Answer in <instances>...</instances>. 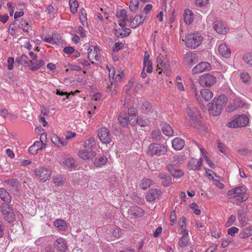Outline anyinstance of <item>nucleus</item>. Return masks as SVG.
Returning <instances> with one entry per match:
<instances>
[{
    "mask_svg": "<svg viewBox=\"0 0 252 252\" xmlns=\"http://www.w3.org/2000/svg\"><path fill=\"white\" fill-rule=\"evenodd\" d=\"M161 191L158 189H151L146 194V198L148 201L152 202L158 198L161 195Z\"/></svg>",
    "mask_w": 252,
    "mask_h": 252,
    "instance_id": "ddd939ff",
    "label": "nucleus"
},
{
    "mask_svg": "<svg viewBox=\"0 0 252 252\" xmlns=\"http://www.w3.org/2000/svg\"><path fill=\"white\" fill-rule=\"evenodd\" d=\"M183 40L188 48L195 49L201 44L203 37L199 33H190L187 35Z\"/></svg>",
    "mask_w": 252,
    "mask_h": 252,
    "instance_id": "7ed1b4c3",
    "label": "nucleus"
},
{
    "mask_svg": "<svg viewBox=\"0 0 252 252\" xmlns=\"http://www.w3.org/2000/svg\"><path fill=\"white\" fill-rule=\"evenodd\" d=\"M50 175L51 174H35L36 176L38 177V178L43 183L50 179Z\"/></svg>",
    "mask_w": 252,
    "mask_h": 252,
    "instance_id": "6e6d98bb",
    "label": "nucleus"
},
{
    "mask_svg": "<svg viewBox=\"0 0 252 252\" xmlns=\"http://www.w3.org/2000/svg\"><path fill=\"white\" fill-rule=\"evenodd\" d=\"M244 103L239 98H236L234 99L233 102L230 103L227 107L226 109L228 112L233 111L238 108L242 107Z\"/></svg>",
    "mask_w": 252,
    "mask_h": 252,
    "instance_id": "a211bd4d",
    "label": "nucleus"
},
{
    "mask_svg": "<svg viewBox=\"0 0 252 252\" xmlns=\"http://www.w3.org/2000/svg\"><path fill=\"white\" fill-rule=\"evenodd\" d=\"M248 123V118L245 114H243L234 116L233 119L228 123L227 126L229 127L236 128L246 126Z\"/></svg>",
    "mask_w": 252,
    "mask_h": 252,
    "instance_id": "423d86ee",
    "label": "nucleus"
},
{
    "mask_svg": "<svg viewBox=\"0 0 252 252\" xmlns=\"http://www.w3.org/2000/svg\"><path fill=\"white\" fill-rule=\"evenodd\" d=\"M45 172H50V171H49L48 169L46 167L38 166L36 168L35 173H41Z\"/></svg>",
    "mask_w": 252,
    "mask_h": 252,
    "instance_id": "0e129e2a",
    "label": "nucleus"
},
{
    "mask_svg": "<svg viewBox=\"0 0 252 252\" xmlns=\"http://www.w3.org/2000/svg\"><path fill=\"white\" fill-rule=\"evenodd\" d=\"M202 162L203 159L202 158H200L199 160L192 158L189 162L188 168L195 171H198L202 165Z\"/></svg>",
    "mask_w": 252,
    "mask_h": 252,
    "instance_id": "4468645a",
    "label": "nucleus"
},
{
    "mask_svg": "<svg viewBox=\"0 0 252 252\" xmlns=\"http://www.w3.org/2000/svg\"><path fill=\"white\" fill-rule=\"evenodd\" d=\"M54 225L60 230H65L66 229V223L63 220L59 219L55 220Z\"/></svg>",
    "mask_w": 252,
    "mask_h": 252,
    "instance_id": "e433bc0d",
    "label": "nucleus"
},
{
    "mask_svg": "<svg viewBox=\"0 0 252 252\" xmlns=\"http://www.w3.org/2000/svg\"><path fill=\"white\" fill-rule=\"evenodd\" d=\"M215 176H213V174H207V177L208 179L212 180L213 182H218L221 180V177L217 176V174H214Z\"/></svg>",
    "mask_w": 252,
    "mask_h": 252,
    "instance_id": "680f3d73",
    "label": "nucleus"
},
{
    "mask_svg": "<svg viewBox=\"0 0 252 252\" xmlns=\"http://www.w3.org/2000/svg\"><path fill=\"white\" fill-rule=\"evenodd\" d=\"M241 79L244 83L248 84L251 82V77L247 72H242L240 74Z\"/></svg>",
    "mask_w": 252,
    "mask_h": 252,
    "instance_id": "09e8293b",
    "label": "nucleus"
},
{
    "mask_svg": "<svg viewBox=\"0 0 252 252\" xmlns=\"http://www.w3.org/2000/svg\"><path fill=\"white\" fill-rule=\"evenodd\" d=\"M173 148L176 150H180L183 148L185 146V141L180 138H176L172 141Z\"/></svg>",
    "mask_w": 252,
    "mask_h": 252,
    "instance_id": "412c9836",
    "label": "nucleus"
},
{
    "mask_svg": "<svg viewBox=\"0 0 252 252\" xmlns=\"http://www.w3.org/2000/svg\"><path fill=\"white\" fill-rule=\"evenodd\" d=\"M233 199L236 200L237 202H236V203L238 204V203H241L244 201H246L248 199V197L244 195V194L236 195L233 197Z\"/></svg>",
    "mask_w": 252,
    "mask_h": 252,
    "instance_id": "3c124183",
    "label": "nucleus"
},
{
    "mask_svg": "<svg viewBox=\"0 0 252 252\" xmlns=\"http://www.w3.org/2000/svg\"><path fill=\"white\" fill-rule=\"evenodd\" d=\"M137 124L141 127H145L147 126L148 122L146 120L142 118L139 117L138 118Z\"/></svg>",
    "mask_w": 252,
    "mask_h": 252,
    "instance_id": "e2e57ef3",
    "label": "nucleus"
},
{
    "mask_svg": "<svg viewBox=\"0 0 252 252\" xmlns=\"http://www.w3.org/2000/svg\"><path fill=\"white\" fill-rule=\"evenodd\" d=\"M159 178L161 180L164 187H168L171 185L172 180L170 175L167 174H159Z\"/></svg>",
    "mask_w": 252,
    "mask_h": 252,
    "instance_id": "a878e982",
    "label": "nucleus"
},
{
    "mask_svg": "<svg viewBox=\"0 0 252 252\" xmlns=\"http://www.w3.org/2000/svg\"><path fill=\"white\" fill-rule=\"evenodd\" d=\"M79 157L83 159L87 160L94 158L96 154L92 150H82L78 152V154Z\"/></svg>",
    "mask_w": 252,
    "mask_h": 252,
    "instance_id": "2eb2a0df",
    "label": "nucleus"
},
{
    "mask_svg": "<svg viewBox=\"0 0 252 252\" xmlns=\"http://www.w3.org/2000/svg\"><path fill=\"white\" fill-rule=\"evenodd\" d=\"M0 210L2 212V214H3L6 211H7L9 210L11 207L7 204V203H3L0 206Z\"/></svg>",
    "mask_w": 252,
    "mask_h": 252,
    "instance_id": "338daca9",
    "label": "nucleus"
},
{
    "mask_svg": "<svg viewBox=\"0 0 252 252\" xmlns=\"http://www.w3.org/2000/svg\"><path fill=\"white\" fill-rule=\"evenodd\" d=\"M218 50L221 56L228 58L231 56V50L225 44H222L219 46Z\"/></svg>",
    "mask_w": 252,
    "mask_h": 252,
    "instance_id": "aec40b11",
    "label": "nucleus"
},
{
    "mask_svg": "<svg viewBox=\"0 0 252 252\" xmlns=\"http://www.w3.org/2000/svg\"><path fill=\"white\" fill-rule=\"evenodd\" d=\"M157 61L158 65L160 64V68L166 69L167 67V64L169 63V62L164 58L163 56L160 54L157 58Z\"/></svg>",
    "mask_w": 252,
    "mask_h": 252,
    "instance_id": "c756f323",
    "label": "nucleus"
},
{
    "mask_svg": "<svg viewBox=\"0 0 252 252\" xmlns=\"http://www.w3.org/2000/svg\"><path fill=\"white\" fill-rule=\"evenodd\" d=\"M211 69V66L208 62H202L194 67L191 70L193 74H199Z\"/></svg>",
    "mask_w": 252,
    "mask_h": 252,
    "instance_id": "9d476101",
    "label": "nucleus"
},
{
    "mask_svg": "<svg viewBox=\"0 0 252 252\" xmlns=\"http://www.w3.org/2000/svg\"><path fill=\"white\" fill-rule=\"evenodd\" d=\"M200 93L202 97L206 101L210 100L213 96V93L209 89H201Z\"/></svg>",
    "mask_w": 252,
    "mask_h": 252,
    "instance_id": "cd10ccee",
    "label": "nucleus"
},
{
    "mask_svg": "<svg viewBox=\"0 0 252 252\" xmlns=\"http://www.w3.org/2000/svg\"><path fill=\"white\" fill-rule=\"evenodd\" d=\"M140 111L144 114H153L152 117L156 118L158 117V113L157 111L154 112V109L152 105L147 101L144 102L140 104Z\"/></svg>",
    "mask_w": 252,
    "mask_h": 252,
    "instance_id": "1a4fd4ad",
    "label": "nucleus"
},
{
    "mask_svg": "<svg viewBox=\"0 0 252 252\" xmlns=\"http://www.w3.org/2000/svg\"><path fill=\"white\" fill-rule=\"evenodd\" d=\"M216 81L217 79L215 76L206 73L199 77L198 83L202 87H211L215 84Z\"/></svg>",
    "mask_w": 252,
    "mask_h": 252,
    "instance_id": "0eeeda50",
    "label": "nucleus"
},
{
    "mask_svg": "<svg viewBox=\"0 0 252 252\" xmlns=\"http://www.w3.org/2000/svg\"><path fill=\"white\" fill-rule=\"evenodd\" d=\"M5 183L9 187H12L16 188L19 184V182L15 179H11L10 180H7L5 181Z\"/></svg>",
    "mask_w": 252,
    "mask_h": 252,
    "instance_id": "a18cd8bd",
    "label": "nucleus"
},
{
    "mask_svg": "<svg viewBox=\"0 0 252 252\" xmlns=\"http://www.w3.org/2000/svg\"><path fill=\"white\" fill-rule=\"evenodd\" d=\"M98 137L103 144H109L112 141V136L106 127H101L98 130Z\"/></svg>",
    "mask_w": 252,
    "mask_h": 252,
    "instance_id": "6e6552de",
    "label": "nucleus"
},
{
    "mask_svg": "<svg viewBox=\"0 0 252 252\" xmlns=\"http://www.w3.org/2000/svg\"><path fill=\"white\" fill-rule=\"evenodd\" d=\"M244 62L250 67H252V53L245 54L243 56Z\"/></svg>",
    "mask_w": 252,
    "mask_h": 252,
    "instance_id": "58836bf2",
    "label": "nucleus"
},
{
    "mask_svg": "<svg viewBox=\"0 0 252 252\" xmlns=\"http://www.w3.org/2000/svg\"><path fill=\"white\" fill-rule=\"evenodd\" d=\"M0 198L6 203H9L11 200V197L4 188L0 189Z\"/></svg>",
    "mask_w": 252,
    "mask_h": 252,
    "instance_id": "bb28decb",
    "label": "nucleus"
},
{
    "mask_svg": "<svg viewBox=\"0 0 252 252\" xmlns=\"http://www.w3.org/2000/svg\"><path fill=\"white\" fill-rule=\"evenodd\" d=\"M150 55L147 51L145 52L143 63L144 68L146 66H152V63L151 60L149 59Z\"/></svg>",
    "mask_w": 252,
    "mask_h": 252,
    "instance_id": "de8ad7c7",
    "label": "nucleus"
},
{
    "mask_svg": "<svg viewBox=\"0 0 252 252\" xmlns=\"http://www.w3.org/2000/svg\"><path fill=\"white\" fill-rule=\"evenodd\" d=\"M53 44L60 45L62 43L63 40L61 35L58 33L52 34Z\"/></svg>",
    "mask_w": 252,
    "mask_h": 252,
    "instance_id": "c03bdc74",
    "label": "nucleus"
},
{
    "mask_svg": "<svg viewBox=\"0 0 252 252\" xmlns=\"http://www.w3.org/2000/svg\"><path fill=\"white\" fill-rule=\"evenodd\" d=\"M238 231L239 229L237 227L233 226L228 229L227 233L228 235L233 236L235 235V233L238 232Z\"/></svg>",
    "mask_w": 252,
    "mask_h": 252,
    "instance_id": "bf43d9fd",
    "label": "nucleus"
},
{
    "mask_svg": "<svg viewBox=\"0 0 252 252\" xmlns=\"http://www.w3.org/2000/svg\"><path fill=\"white\" fill-rule=\"evenodd\" d=\"M195 4L199 7H203L206 6L209 4V0H195Z\"/></svg>",
    "mask_w": 252,
    "mask_h": 252,
    "instance_id": "4d7b16f0",
    "label": "nucleus"
},
{
    "mask_svg": "<svg viewBox=\"0 0 252 252\" xmlns=\"http://www.w3.org/2000/svg\"><path fill=\"white\" fill-rule=\"evenodd\" d=\"M214 30L219 34H226L228 31V28L226 27L221 22L216 21L213 23Z\"/></svg>",
    "mask_w": 252,
    "mask_h": 252,
    "instance_id": "f8f14e48",
    "label": "nucleus"
},
{
    "mask_svg": "<svg viewBox=\"0 0 252 252\" xmlns=\"http://www.w3.org/2000/svg\"><path fill=\"white\" fill-rule=\"evenodd\" d=\"M129 8L132 12H135L139 8V1L138 0H131Z\"/></svg>",
    "mask_w": 252,
    "mask_h": 252,
    "instance_id": "79ce46f5",
    "label": "nucleus"
},
{
    "mask_svg": "<svg viewBox=\"0 0 252 252\" xmlns=\"http://www.w3.org/2000/svg\"><path fill=\"white\" fill-rule=\"evenodd\" d=\"M54 183L57 186L63 185L65 182V178L60 174H58L53 178Z\"/></svg>",
    "mask_w": 252,
    "mask_h": 252,
    "instance_id": "4c0bfd02",
    "label": "nucleus"
},
{
    "mask_svg": "<svg viewBox=\"0 0 252 252\" xmlns=\"http://www.w3.org/2000/svg\"><path fill=\"white\" fill-rule=\"evenodd\" d=\"M227 100V97L224 94L215 97L211 102L208 103L207 105L209 114L214 116L219 115Z\"/></svg>",
    "mask_w": 252,
    "mask_h": 252,
    "instance_id": "f257e3e1",
    "label": "nucleus"
},
{
    "mask_svg": "<svg viewBox=\"0 0 252 252\" xmlns=\"http://www.w3.org/2000/svg\"><path fill=\"white\" fill-rule=\"evenodd\" d=\"M151 134L153 140L159 141L161 139V134L159 129L153 130Z\"/></svg>",
    "mask_w": 252,
    "mask_h": 252,
    "instance_id": "ea45409f",
    "label": "nucleus"
},
{
    "mask_svg": "<svg viewBox=\"0 0 252 252\" xmlns=\"http://www.w3.org/2000/svg\"><path fill=\"white\" fill-rule=\"evenodd\" d=\"M222 8L223 9L229 10L230 13L235 10V4L229 1H224L222 4Z\"/></svg>",
    "mask_w": 252,
    "mask_h": 252,
    "instance_id": "f704fd0d",
    "label": "nucleus"
},
{
    "mask_svg": "<svg viewBox=\"0 0 252 252\" xmlns=\"http://www.w3.org/2000/svg\"><path fill=\"white\" fill-rule=\"evenodd\" d=\"M217 145L218 148L219 150V151L221 152L222 153L226 155V147L225 145L220 142V140H217Z\"/></svg>",
    "mask_w": 252,
    "mask_h": 252,
    "instance_id": "864d4df0",
    "label": "nucleus"
},
{
    "mask_svg": "<svg viewBox=\"0 0 252 252\" xmlns=\"http://www.w3.org/2000/svg\"><path fill=\"white\" fill-rule=\"evenodd\" d=\"M118 121L120 125L123 127H126L128 125V117L127 114L125 111L122 112L120 113Z\"/></svg>",
    "mask_w": 252,
    "mask_h": 252,
    "instance_id": "5701e85b",
    "label": "nucleus"
},
{
    "mask_svg": "<svg viewBox=\"0 0 252 252\" xmlns=\"http://www.w3.org/2000/svg\"><path fill=\"white\" fill-rule=\"evenodd\" d=\"M236 219L235 216L234 215H231L228 218V221L225 223V226L226 227H229L231 226L233 222L235 221Z\"/></svg>",
    "mask_w": 252,
    "mask_h": 252,
    "instance_id": "69168bd1",
    "label": "nucleus"
},
{
    "mask_svg": "<svg viewBox=\"0 0 252 252\" xmlns=\"http://www.w3.org/2000/svg\"><path fill=\"white\" fill-rule=\"evenodd\" d=\"M107 158L105 156H102L99 158H96L94 160V164L95 166L100 167L105 164L107 162Z\"/></svg>",
    "mask_w": 252,
    "mask_h": 252,
    "instance_id": "473e14b6",
    "label": "nucleus"
},
{
    "mask_svg": "<svg viewBox=\"0 0 252 252\" xmlns=\"http://www.w3.org/2000/svg\"><path fill=\"white\" fill-rule=\"evenodd\" d=\"M3 215H4V219L9 222L11 223L13 222L15 219V214L11 208L8 211L4 212Z\"/></svg>",
    "mask_w": 252,
    "mask_h": 252,
    "instance_id": "7c9ffc66",
    "label": "nucleus"
},
{
    "mask_svg": "<svg viewBox=\"0 0 252 252\" xmlns=\"http://www.w3.org/2000/svg\"><path fill=\"white\" fill-rule=\"evenodd\" d=\"M99 52L100 51L97 47L89 48L88 57L92 63H94V60L96 61H100V57L98 54V52Z\"/></svg>",
    "mask_w": 252,
    "mask_h": 252,
    "instance_id": "9b49d317",
    "label": "nucleus"
},
{
    "mask_svg": "<svg viewBox=\"0 0 252 252\" xmlns=\"http://www.w3.org/2000/svg\"><path fill=\"white\" fill-rule=\"evenodd\" d=\"M153 184L154 182L152 180L145 178L141 181L140 186L142 189H147Z\"/></svg>",
    "mask_w": 252,
    "mask_h": 252,
    "instance_id": "c9c22d12",
    "label": "nucleus"
},
{
    "mask_svg": "<svg viewBox=\"0 0 252 252\" xmlns=\"http://www.w3.org/2000/svg\"><path fill=\"white\" fill-rule=\"evenodd\" d=\"M54 246L61 252H65L67 248L65 240L62 238H59L54 243Z\"/></svg>",
    "mask_w": 252,
    "mask_h": 252,
    "instance_id": "dca6fc26",
    "label": "nucleus"
},
{
    "mask_svg": "<svg viewBox=\"0 0 252 252\" xmlns=\"http://www.w3.org/2000/svg\"><path fill=\"white\" fill-rule=\"evenodd\" d=\"M166 167L167 171L170 173H180L181 172H183L179 167L175 166L173 164H168L167 165Z\"/></svg>",
    "mask_w": 252,
    "mask_h": 252,
    "instance_id": "72a5a7b5",
    "label": "nucleus"
},
{
    "mask_svg": "<svg viewBox=\"0 0 252 252\" xmlns=\"http://www.w3.org/2000/svg\"><path fill=\"white\" fill-rule=\"evenodd\" d=\"M96 146V143L95 141V139L93 137H91L88 139L85 142L83 145V147L88 150H92L93 148H94Z\"/></svg>",
    "mask_w": 252,
    "mask_h": 252,
    "instance_id": "c85d7f7f",
    "label": "nucleus"
},
{
    "mask_svg": "<svg viewBox=\"0 0 252 252\" xmlns=\"http://www.w3.org/2000/svg\"><path fill=\"white\" fill-rule=\"evenodd\" d=\"M160 126L163 133L165 135L171 136L173 135V130L172 127L168 124L162 122L160 124Z\"/></svg>",
    "mask_w": 252,
    "mask_h": 252,
    "instance_id": "4be33fe9",
    "label": "nucleus"
},
{
    "mask_svg": "<svg viewBox=\"0 0 252 252\" xmlns=\"http://www.w3.org/2000/svg\"><path fill=\"white\" fill-rule=\"evenodd\" d=\"M137 110L136 108L131 106L128 110V115L129 117H137Z\"/></svg>",
    "mask_w": 252,
    "mask_h": 252,
    "instance_id": "603ef678",
    "label": "nucleus"
},
{
    "mask_svg": "<svg viewBox=\"0 0 252 252\" xmlns=\"http://www.w3.org/2000/svg\"><path fill=\"white\" fill-rule=\"evenodd\" d=\"M185 60L188 65H193L198 61V57L195 53L188 52L185 57Z\"/></svg>",
    "mask_w": 252,
    "mask_h": 252,
    "instance_id": "6ab92c4d",
    "label": "nucleus"
},
{
    "mask_svg": "<svg viewBox=\"0 0 252 252\" xmlns=\"http://www.w3.org/2000/svg\"><path fill=\"white\" fill-rule=\"evenodd\" d=\"M16 61L19 64L23 65H28L32 71H34L39 69L41 66L44 65L45 62L43 60H40L38 63L34 65L35 63L33 61H30L27 56L23 54L21 56L17 58Z\"/></svg>",
    "mask_w": 252,
    "mask_h": 252,
    "instance_id": "20e7f679",
    "label": "nucleus"
},
{
    "mask_svg": "<svg viewBox=\"0 0 252 252\" xmlns=\"http://www.w3.org/2000/svg\"><path fill=\"white\" fill-rule=\"evenodd\" d=\"M64 164L65 165L67 166L69 168H75L76 167L75 161L74 159L72 158H69L66 159L64 162Z\"/></svg>",
    "mask_w": 252,
    "mask_h": 252,
    "instance_id": "49530a36",
    "label": "nucleus"
},
{
    "mask_svg": "<svg viewBox=\"0 0 252 252\" xmlns=\"http://www.w3.org/2000/svg\"><path fill=\"white\" fill-rule=\"evenodd\" d=\"M183 158L181 156H174L173 157L172 164L175 166H178L182 163Z\"/></svg>",
    "mask_w": 252,
    "mask_h": 252,
    "instance_id": "8fccbe9b",
    "label": "nucleus"
},
{
    "mask_svg": "<svg viewBox=\"0 0 252 252\" xmlns=\"http://www.w3.org/2000/svg\"><path fill=\"white\" fill-rule=\"evenodd\" d=\"M166 152L167 148L164 145L154 143L148 146L147 154L151 157L160 156Z\"/></svg>",
    "mask_w": 252,
    "mask_h": 252,
    "instance_id": "39448f33",
    "label": "nucleus"
},
{
    "mask_svg": "<svg viewBox=\"0 0 252 252\" xmlns=\"http://www.w3.org/2000/svg\"><path fill=\"white\" fill-rule=\"evenodd\" d=\"M252 235V226L251 227L245 228L242 231L239 233V237L241 238H246Z\"/></svg>",
    "mask_w": 252,
    "mask_h": 252,
    "instance_id": "2f4dec72",
    "label": "nucleus"
},
{
    "mask_svg": "<svg viewBox=\"0 0 252 252\" xmlns=\"http://www.w3.org/2000/svg\"><path fill=\"white\" fill-rule=\"evenodd\" d=\"M138 118L137 117H128V122L131 126H134L138 123Z\"/></svg>",
    "mask_w": 252,
    "mask_h": 252,
    "instance_id": "052dcab7",
    "label": "nucleus"
},
{
    "mask_svg": "<svg viewBox=\"0 0 252 252\" xmlns=\"http://www.w3.org/2000/svg\"><path fill=\"white\" fill-rule=\"evenodd\" d=\"M170 225H173L176 222V216L175 211H173L170 213Z\"/></svg>",
    "mask_w": 252,
    "mask_h": 252,
    "instance_id": "13d9d810",
    "label": "nucleus"
},
{
    "mask_svg": "<svg viewBox=\"0 0 252 252\" xmlns=\"http://www.w3.org/2000/svg\"><path fill=\"white\" fill-rule=\"evenodd\" d=\"M130 215L134 217H140L144 214L143 210L137 206H133L131 207L129 211Z\"/></svg>",
    "mask_w": 252,
    "mask_h": 252,
    "instance_id": "b1692460",
    "label": "nucleus"
},
{
    "mask_svg": "<svg viewBox=\"0 0 252 252\" xmlns=\"http://www.w3.org/2000/svg\"><path fill=\"white\" fill-rule=\"evenodd\" d=\"M186 112V123L188 125L195 127L200 123V113L196 107L188 106Z\"/></svg>",
    "mask_w": 252,
    "mask_h": 252,
    "instance_id": "f03ea898",
    "label": "nucleus"
},
{
    "mask_svg": "<svg viewBox=\"0 0 252 252\" xmlns=\"http://www.w3.org/2000/svg\"><path fill=\"white\" fill-rule=\"evenodd\" d=\"M193 15L191 10L187 9L184 11V21L187 24H191L193 21Z\"/></svg>",
    "mask_w": 252,
    "mask_h": 252,
    "instance_id": "393cba45",
    "label": "nucleus"
},
{
    "mask_svg": "<svg viewBox=\"0 0 252 252\" xmlns=\"http://www.w3.org/2000/svg\"><path fill=\"white\" fill-rule=\"evenodd\" d=\"M69 4L71 12L74 14L77 12V8L78 7V2L76 0H69Z\"/></svg>",
    "mask_w": 252,
    "mask_h": 252,
    "instance_id": "a19ab883",
    "label": "nucleus"
},
{
    "mask_svg": "<svg viewBox=\"0 0 252 252\" xmlns=\"http://www.w3.org/2000/svg\"><path fill=\"white\" fill-rule=\"evenodd\" d=\"M236 195L243 194L246 192V189L244 186H241L234 189Z\"/></svg>",
    "mask_w": 252,
    "mask_h": 252,
    "instance_id": "5fc2aeb1",
    "label": "nucleus"
},
{
    "mask_svg": "<svg viewBox=\"0 0 252 252\" xmlns=\"http://www.w3.org/2000/svg\"><path fill=\"white\" fill-rule=\"evenodd\" d=\"M86 10L84 9H82L81 11L79 13V17L80 21L81 22H83L86 19Z\"/></svg>",
    "mask_w": 252,
    "mask_h": 252,
    "instance_id": "774afa93",
    "label": "nucleus"
},
{
    "mask_svg": "<svg viewBox=\"0 0 252 252\" xmlns=\"http://www.w3.org/2000/svg\"><path fill=\"white\" fill-rule=\"evenodd\" d=\"M146 18L145 15H137L131 21L130 24V27L132 29H135L138 27L140 24L142 23Z\"/></svg>",
    "mask_w": 252,
    "mask_h": 252,
    "instance_id": "f3484780",
    "label": "nucleus"
},
{
    "mask_svg": "<svg viewBox=\"0 0 252 252\" xmlns=\"http://www.w3.org/2000/svg\"><path fill=\"white\" fill-rule=\"evenodd\" d=\"M189 241L188 236H182L179 239V245L182 248L186 247L188 245Z\"/></svg>",
    "mask_w": 252,
    "mask_h": 252,
    "instance_id": "37998d69",
    "label": "nucleus"
}]
</instances>
